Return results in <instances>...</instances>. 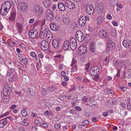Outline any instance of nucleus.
Listing matches in <instances>:
<instances>
[{"label":"nucleus","mask_w":131,"mask_h":131,"mask_svg":"<svg viewBox=\"0 0 131 131\" xmlns=\"http://www.w3.org/2000/svg\"><path fill=\"white\" fill-rule=\"evenodd\" d=\"M75 36L77 40L80 42H82L84 40V34L80 30H78L76 31Z\"/></svg>","instance_id":"f257e3e1"},{"label":"nucleus","mask_w":131,"mask_h":131,"mask_svg":"<svg viewBox=\"0 0 131 131\" xmlns=\"http://www.w3.org/2000/svg\"><path fill=\"white\" fill-rule=\"evenodd\" d=\"M99 69L97 66H95L91 68L90 71V75L94 76L96 74L99 72Z\"/></svg>","instance_id":"f03ea898"},{"label":"nucleus","mask_w":131,"mask_h":131,"mask_svg":"<svg viewBox=\"0 0 131 131\" xmlns=\"http://www.w3.org/2000/svg\"><path fill=\"white\" fill-rule=\"evenodd\" d=\"M70 47L72 50H75L77 47V43L76 40L74 38H71L70 42Z\"/></svg>","instance_id":"7ed1b4c3"},{"label":"nucleus","mask_w":131,"mask_h":131,"mask_svg":"<svg viewBox=\"0 0 131 131\" xmlns=\"http://www.w3.org/2000/svg\"><path fill=\"white\" fill-rule=\"evenodd\" d=\"M38 35V32L37 30L31 29L28 32V35L31 38H34L37 36Z\"/></svg>","instance_id":"20e7f679"},{"label":"nucleus","mask_w":131,"mask_h":131,"mask_svg":"<svg viewBox=\"0 0 131 131\" xmlns=\"http://www.w3.org/2000/svg\"><path fill=\"white\" fill-rule=\"evenodd\" d=\"M40 43L41 45V48L43 50H47L49 47L48 42L45 40H42Z\"/></svg>","instance_id":"39448f33"},{"label":"nucleus","mask_w":131,"mask_h":131,"mask_svg":"<svg viewBox=\"0 0 131 131\" xmlns=\"http://www.w3.org/2000/svg\"><path fill=\"white\" fill-rule=\"evenodd\" d=\"M79 53L80 55H82L85 53L87 50L86 47L84 46H81L78 48Z\"/></svg>","instance_id":"423d86ee"},{"label":"nucleus","mask_w":131,"mask_h":131,"mask_svg":"<svg viewBox=\"0 0 131 131\" xmlns=\"http://www.w3.org/2000/svg\"><path fill=\"white\" fill-rule=\"evenodd\" d=\"M86 11L87 13L90 15H92L94 11V8L92 5L88 6L86 7Z\"/></svg>","instance_id":"0eeeda50"},{"label":"nucleus","mask_w":131,"mask_h":131,"mask_svg":"<svg viewBox=\"0 0 131 131\" xmlns=\"http://www.w3.org/2000/svg\"><path fill=\"white\" fill-rule=\"evenodd\" d=\"M66 6L70 9H73L75 7V4L69 1H67L65 2Z\"/></svg>","instance_id":"6e6552de"},{"label":"nucleus","mask_w":131,"mask_h":131,"mask_svg":"<svg viewBox=\"0 0 131 131\" xmlns=\"http://www.w3.org/2000/svg\"><path fill=\"white\" fill-rule=\"evenodd\" d=\"M2 6L4 8L7 10H8L9 11L11 6V4L10 2L9 1H6L4 3H3Z\"/></svg>","instance_id":"1a4fd4ad"},{"label":"nucleus","mask_w":131,"mask_h":131,"mask_svg":"<svg viewBox=\"0 0 131 131\" xmlns=\"http://www.w3.org/2000/svg\"><path fill=\"white\" fill-rule=\"evenodd\" d=\"M47 19L49 20H51L53 18V12L51 10H48L47 12Z\"/></svg>","instance_id":"9d476101"},{"label":"nucleus","mask_w":131,"mask_h":131,"mask_svg":"<svg viewBox=\"0 0 131 131\" xmlns=\"http://www.w3.org/2000/svg\"><path fill=\"white\" fill-rule=\"evenodd\" d=\"M84 17L82 16L79 18V25L81 27H84L86 23V20H85Z\"/></svg>","instance_id":"9b49d317"},{"label":"nucleus","mask_w":131,"mask_h":131,"mask_svg":"<svg viewBox=\"0 0 131 131\" xmlns=\"http://www.w3.org/2000/svg\"><path fill=\"white\" fill-rule=\"evenodd\" d=\"M123 46L126 48H128L131 46V41L128 39L124 40L123 42Z\"/></svg>","instance_id":"f8f14e48"},{"label":"nucleus","mask_w":131,"mask_h":131,"mask_svg":"<svg viewBox=\"0 0 131 131\" xmlns=\"http://www.w3.org/2000/svg\"><path fill=\"white\" fill-rule=\"evenodd\" d=\"M58 9L61 11H64L66 9L64 4L63 3L60 2L58 4Z\"/></svg>","instance_id":"ddd939ff"},{"label":"nucleus","mask_w":131,"mask_h":131,"mask_svg":"<svg viewBox=\"0 0 131 131\" xmlns=\"http://www.w3.org/2000/svg\"><path fill=\"white\" fill-rule=\"evenodd\" d=\"M11 91V88L8 86H7L4 91L3 93L4 95L6 96H8Z\"/></svg>","instance_id":"4468645a"},{"label":"nucleus","mask_w":131,"mask_h":131,"mask_svg":"<svg viewBox=\"0 0 131 131\" xmlns=\"http://www.w3.org/2000/svg\"><path fill=\"white\" fill-rule=\"evenodd\" d=\"M18 8L19 10H20L21 11H26V9H27L28 7L24 3L21 5L20 7H18Z\"/></svg>","instance_id":"2eb2a0df"},{"label":"nucleus","mask_w":131,"mask_h":131,"mask_svg":"<svg viewBox=\"0 0 131 131\" xmlns=\"http://www.w3.org/2000/svg\"><path fill=\"white\" fill-rule=\"evenodd\" d=\"M50 27L51 29L53 31L57 30L58 29V26L55 23H52L50 24Z\"/></svg>","instance_id":"dca6fc26"},{"label":"nucleus","mask_w":131,"mask_h":131,"mask_svg":"<svg viewBox=\"0 0 131 131\" xmlns=\"http://www.w3.org/2000/svg\"><path fill=\"white\" fill-rule=\"evenodd\" d=\"M8 11V10H6L4 8L1 6L0 10V13L2 15H6Z\"/></svg>","instance_id":"f3484780"},{"label":"nucleus","mask_w":131,"mask_h":131,"mask_svg":"<svg viewBox=\"0 0 131 131\" xmlns=\"http://www.w3.org/2000/svg\"><path fill=\"white\" fill-rule=\"evenodd\" d=\"M46 31L45 28H42L41 29L40 34V38H43L45 36V34L46 33Z\"/></svg>","instance_id":"a211bd4d"},{"label":"nucleus","mask_w":131,"mask_h":131,"mask_svg":"<svg viewBox=\"0 0 131 131\" xmlns=\"http://www.w3.org/2000/svg\"><path fill=\"white\" fill-rule=\"evenodd\" d=\"M52 44L55 48H58L60 46L59 41L56 40L54 39L52 41Z\"/></svg>","instance_id":"6ab92c4d"},{"label":"nucleus","mask_w":131,"mask_h":131,"mask_svg":"<svg viewBox=\"0 0 131 131\" xmlns=\"http://www.w3.org/2000/svg\"><path fill=\"white\" fill-rule=\"evenodd\" d=\"M16 15V13L15 11L12 12L10 13V16L9 18V20L12 21H14Z\"/></svg>","instance_id":"aec40b11"},{"label":"nucleus","mask_w":131,"mask_h":131,"mask_svg":"<svg viewBox=\"0 0 131 131\" xmlns=\"http://www.w3.org/2000/svg\"><path fill=\"white\" fill-rule=\"evenodd\" d=\"M16 25L17 27L19 33H20L23 29L22 25L20 23H16Z\"/></svg>","instance_id":"412c9836"},{"label":"nucleus","mask_w":131,"mask_h":131,"mask_svg":"<svg viewBox=\"0 0 131 131\" xmlns=\"http://www.w3.org/2000/svg\"><path fill=\"white\" fill-rule=\"evenodd\" d=\"M46 37L48 39H51L52 38V35L50 32L47 31L46 32Z\"/></svg>","instance_id":"4be33fe9"},{"label":"nucleus","mask_w":131,"mask_h":131,"mask_svg":"<svg viewBox=\"0 0 131 131\" xmlns=\"http://www.w3.org/2000/svg\"><path fill=\"white\" fill-rule=\"evenodd\" d=\"M69 48V43L68 40L66 41L64 43L63 48L64 50H66Z\"/></svg>","instance_id":"5701e85b"},{"label":"nucleus","mask_w":131,"mask_h":131,"mask_svg":"<svg viewBox=\"0 0 131 131\" xmlns=\"http://www.w3.org/2000/svg\"><path fill=\"white\" fill-rule=\"evenodd\" d=\"M40 6L39 5L35 6L33 9L34 13L37 14L40 10Z\"/></svg>","instance_id":"b1692460"},{"label":"nucleus","mask_w":131,"mask_h":131,"mask_svg":"<svg viewBox=\"0 0 131 131\" xmlns=\"http://www.w3.org/2000/svg\"><path fill=\"white\" fill-rule=\"evenodd\" d=\"M104 21L102 17L101 16L98 17L97 19V24L98 25H99L101 24Z\"/></svg>","instance_id":"393cba45"},{"label":"nucleus","mask_w":131,"mask_h":131,"mask_svg":"<svg viewBox=\"0 0 131 131\" xmlns=\"http://www.w3.org/2000/svg\"><path fill=\"white\" fill-rule=\"evenodd\" d=\"M99 34L101 37H102L103 38L106 37L107 36V33L106 34H105V33H102V32H101V31H100L99 32Z\"/></svg>","instance_id":"a878e982"},{"label":"nucleus","mask_w":131,"mask_h":131,"mask_svg":"<svg viewBox=\"0 0 131 131\" xmlns=\"http://www.w3.org/2000/svg\"><path fill=\"white\" fill-rule=\"evenodd\" d=\"M124 78L126 77L129 78L131 77V73L130 71H128L126 73H125L124 75Z\"/></svg>","instance_id":"bb28decb"},{"label":"nucleus","mask_w":131,"mask_h":131,"mask_svg":"<svg viewBox=\"0 0 131 131\" xmlns=\"http://www.w3.org/2000/svg\"><path fill=\"white\" fill-rule=\"evenodd\" d=\"M43 4L46 7H48L50 4V1L49 0H45L43 2Z\"/></svg>","instance_id":"cd10ccee"},{"label":"nucleus","mask_w":131,"mask_h":131,"mask_svg":"<svg viewBox=\"0 0 131 131\" xmlns=\"http://www.w3.org/2000/svg\"><path fill=\"white\" fill-rule=\"evenodd\" d=\"M98 9L100 10L101 12L103 11L104 8L103 4L101 3L99 4L98 6Z\"/></svg>","instance_id":"c85d7f7f"},{"label":"nucleus","mask_w":131,"mask_h":131,"mask_svg":"<svg viewBox=\"0 0 131 131\" xmlns=\"http://www.w3.org/2000/svg\"><path fill=\"white\" fill-rule=\"evenodd\" d=\"M63 22L66 25L69 24L70 23V22L69 21L68 18L66 17L64 18L63 19Z\"/></svg>","instance_id":"c756f323"},{"label":"nucleus","mask_w":131,"mask_h":131,"mask_svg":"<svg viewBox=\"0 0 131 131\" xmlns=\"http://www.w3.org/2000/svg\"><path fill=\"white\" fill-rule=\"evenodd\" d=\"M72 66L71 70V72L75 71L77 70V65L75 64H73L71 65Z\"/></svg>","instance_id":"7c9ffc66"},{"label":"nucleus","mask_w":131,"mask_h":131,"mask_svg":"<svg viewBox=\"0 0 131 131\" xmlns=\"http://www.w3.org/2000/svg\"><path fill=\"white\" fill-rule=\"evenodd\" d=\"M21 114L23 116H25L28 115V113H27L26 110H23L21 111Z\"/></svg>","instance_id":"2f4dec72"},{"label":"nucleus","mask_w":131,"mask_h":131,"mask_svg":"<svg viewBox=\"0 0 131 131\" xmlns=\"http://www.w3.org/2000/svg\"><path fill=\"white\" fill-rule=\"evenodd\" d=\"M21 62L23 65H26L27 63L28 59L27 58H24L23 59L21 60Z\"/></svg>","instance_id":"473e14b6"},{"label":"nucleus","mask_w":131,"mask_h":131,"mask_svg":"<svg viewBox=\"0 0 131 131\" xmlns=\"http://www.w3.org/2000/svg\"><path fill=\"white\" fill-rule=\"evenodd\" d=\"M41 92L42 95L43 96H45L47 94V90L45 88H43L42 89Z\"/></svg>","instance_id":"72a5a7b5"},{"label":"nucleus","mask_w":131,"mask_h":131,"mask_svg":"<svg viewBox=\"0 0 131 131\" xmlns=\"http://www.w3.org/2000/svg\"><path fill=\"white\" fill-rule=\"evenodd\" d=\"M56 89L55 87L54 86H51L49 87L48 88V90L50 92H53Z\"/></svg>","instance_id":"f704fd0d"},{"label":"nucleus","mask_w":131,"mask_h":131,"mask_svg":"<svg viewBox=\"0 0 131 131\" xmlns=\"http://www.w3.org/2000/svg\"><path fill=\"white\" fill-rule=\"evenodd\" d=\"M89 123V122L88 120H86L83 121L82 123V125L84 126H85Z\"/></svg>","instance_id":"c9c22d12"},{"label":"nucleus","mask_w":131,"mask_h":131,"mask_svg":"<svg viewBox=\"0 0 131 131\" xmlns=\"http://www.w3.org/2000/svg\"><path fill=\"white\" fill-rule=\"evenodd\" d=\"M30 55L32 57H35L36 58H37V55L34 52H32L30 53Z\"/></svg>","instance_id":"e433bc0d"},{"label":"nucleus","mask_w":131,"mask_h":131,"mask_svg":"<svg viewBox=\"0 0 131 131\" xmlns=\"http://www.w3.org/2000/svg\"><path fill=\"white\" fill-rule=\"evenodd\" d=\"M66 97L65 95H60L59 96V99L63 101H64Z\"/></svg>","instance_id":"4c0bfd02"},{"label":"nucleus","mask_w":131,"mask_h":131,"mask_svg":"<svg viewBox=\"0 0 131 131\" xmlns=\"http://www.w3.org/2000/svg\"><path fill=\"white\" fill-rule=\"evenodd\" d=\"M113 90L110 89H107V94H112L114 92Z\"/></svg>","instance_id":"58836bf2"},{"label":"nucleus","mask_w":131,"mask_h":131,"mask_svg":"<svg viewBox=\"0 0 131 131\" xmlns=\"http://www.w3.org/2000/svg\"><path fill=\"white\" fill-rule=\"evenodd\" d=\"M40 125L45 127H46L48 126L47 124L43 122H42L40 123Z\"/></svg>","instance_id":"ea45409f"},{"label":"nucleus","mask_w":131,"mask_h":131,"mask_svg":"<svg viewBox=\"0 0 131 131\" xmlns=\"http://www.w3.org/2000/svg\"><path fill=\"white\" fill-rule=\"evenodd\" d=\"M77 112V111L75 109H72L70 110V113H71L72 115H75Z\"/></svg>","instance_id":"a19ab883"},{"label":"nucleus","mask_w":131,"mask_h":131,"mask_svg":"<svg viewBox=\"0 0 131 131\" xmlns=\"http://www.w3.org/2000/svg\"><path fill=\"white\" fill-rule=\"evenodd\" d=\"M110 46L107 45V48L106 50V53H108L110 51L111 48L110 47Z\"/></svg>","instance_id":"79ce46f5"},{"label":"nucleus","mask_w":131,"mask_h":131,"mask_svg":"<svg viewBox=\"0 0 131 131\" xmlns=\"http://www.w3.org/2000/svg\"><path fill=\"white\" fill-rule=\"evenodd\" d=\"M107 45L110 46V48H112L113 49L114 48H113V47H114L115 46V44L113 42V43H110V44H108Z\"/></svg>","instance_id":"37998d69"},{"label":"nucleus","mask_w":131,"mask_h":131,"mask_svg":"<svg viewBox=\"0 0 131 131\" xmlns=\"http://www.w3.org/2000/svg\"><path fill=\"white\" fill-rule=\"evenodd\" d=\"M99 78V75H97L96 76L94 77L93 78V79L95 81H97L98 80Z\"/></svg>","instance_id":"c03bdc74"},{"label":"nucleus","mask_w":131,"mask_h":131,"mask_svg":"<svg viewBox=\"0 0 131 131\" xmlns=\"http://www.w3.org/2000/svg\"><path fill=\"white\" fill-rule=\"evenodd\" d=\"M90 65V63H88L87 64H85V69L86 70H88V69L89 68Z\"/></svg>","instance_id":"a18cd8bd"},{"label":"nucleus","mask_w":131,"mask_h":131,"mask_svg":"<svg viewBox=\"0 0 131 131\" xmlns=\"http://www.w3.org/2000/svg\"><path fill=\"white\" fill-rule=\"evenodd\" d=\"M9 45L10 46L14 47L15 46V43L14 41H12L10 43Z\"/></svg>","instance_id":"49530a36"},{"label":"nucleus","mask_w":131,"mask_h":131,"mask_svg":"<svg viewBox=\"0 0 131 131\" xmlns=\"http://www.w3.org/2000/svg\"><path fill=\"white\" fill-rule=\"evenodd\" d=\"M90 51H91L92 52H93L95 51V49L94 48L93 46H91L90 49Z\"/></svg>","instance_id":"de8ad7c7"},{"label":"nucleus","mask_w":131,"mask_h":131,"mask_svg":"<svg viewBox=\"0 0 131 131\" xmlns=\"http://www.w3.org/2000/svg\"><path fill=\"white\" fill-rule=\"evenodd\" d=\"M121 107L122 109L124 108L125 107V104L123 102H122L120 104Z\"/></svg>","instance_id":"09e8293b"},{"label":"nucleus","mask_w":131,"mask_h":131,"mask_svg":"<svg viewBox=\"0 0 131 131\" xmlns=\"http://www.w3.org/2000/svg\"><path fill=\"white\" fill-rule=\"evenodd\" d=\"M18 58L21 61L23 59L24 57L23 56L22 54H19V55L18 56Z\"/></svg>","instance_id":"8fccbe9b"},{"label":"nucleus","mask_w":131,"mask_h":131,"mask_svg":"<svg viewBox=\"0 0 131 131\" xmlns=\"http://www.w3.org/2000/svg\"><path fill=\"white\" fill-rule=\"evenodd\" d=\"M77 87L76 86H73V88H72L71 89H70L69 90L70 91V92L71 91H74L76 89H77Z\"/></svg>","instance_id":"3c124183"},{"label":"nucleus","mask_w":131,"mask_h":131,"mask_svg":"<svg viewBox=\"0 0 131 131\" xmlns=\"http://www.w3.org/2000/svg\"><path fill=\"white\" fill-rule=\"evenodd\" d=\"M9 114V113L8 112L5 113L4 114H3V115H2L1 117H0V118L1 117H4L5 116H7Z\"/></svg>","instance_id":"603ef678"},{"label":"nucleus","mask_w":131,"mask_h":131,"mask_svg":"<svg viewBox=\"0 0 131 131\" xmlns=\"http://www.w3.org/2000/svg\"><path fill=\"white\" fill-rule=\"evenodd\" d=\"M60 125L59 124H56L54 125L56 128L57 129H58V128H60Z\"/></svg>","instance_id":"864d4df0"},{"label":"nucleus","mask_w":131,"mask_h":131,"mask_svg":"<svg viewBox=\"0 0 131 131\" xmlns=\"http://www.w3.org/2000/svg\"><path fill=\"white\" fill-rule=\"evenodd\" d=\"M12 1L14 5H17L18 2V0H12Z\"/></svg>","instance_id":"5fc2aeb1"},{"label":"nucleus","mask_w":131,"mask_h":131,"mask_svg":"<svg viewBox=\"0 0 131 131\" xmlns=\"http://www.w3.org/2000/svg\"><path fill=\"white\" fill-rule=\"evenodd\" d=\"M77 62V61L75 60L74 58H73L72 60V63L71 65H72V64H74Z\"/></svg>","instance_id":"6e6d98bb"},{"label":"nucleus","mask_w":131,"mask_h":131,"mask_svg":"<svg viewBox=\"0 0 131 131\" xmlns=\"http://www.w3.org/2000/svg\"><path fill=\"white\" fill-rule=\"evenodd\" d=\"M77 99L76 97H74L72 99V102L74 103H76L77 102Z\"/></svg>","instance_id":"4d7b16f0"},{"label":"nucleus","mask_w":131,"mask_h":131,"mask_svg":"<svg viewBox=\"0 0 131 131\" xmlns=\"http://www.w3.org/2000/svg\"><path fill=\"white\" fill-rule=\"evenodd\" d=\"M34 123L35 124H39V125H40V123H40L39 122V121L37 119H36L34 121Z\"/></svg>","instance_id":"13d9d810"},{"label":"nucleus","mask_w":131,"mask_h":131,"mask_svg":"<svg viewBox=\"0 0 131 131\" xmlns=\"http://www.w3.org/2000/svg\"><path fill=\"white\" fill-rule=\"evenodd\" d=\"M31 88H28L27 90V91L28 92H29V94L30 95H32V94L31 93Z\"/></svg>","instance_id":"bf43d9fd"},{"label":"nucleus","mask_w":131,"mask_h":131,"mask_svg":"<svg viewBox=\"0 0 131 131\" xmlns=\"http://www.w3.org/2000/svg\"><path fill=\"white\" fill-rule=\"evenodd\" d=\"M112 24L113 25L115 26H117L118 25L117 23L115 21H112Z\"/></svg>","instance_id":"052dcab7"},{"label":"nucleus","mask_w":131,"mask_h":131,"mask_svg":"<svg viewBox=\"0 0 131 131\" xmlns=\"http://www.w3.org/2000/svg\"><path fill=\"white\" fill-rule=\"evenodd\" d=\"M119 71H118L117 72V73L116 75L114 76V77H117L118 78L119 77Z\"/></svg>","instance_id":"680f3d73"},{"label":"nucleus","mask_w":131,"mask_h":131,"mask_svg":"<svg viewBox=\"0 0 131 131\" xmlns=\"http://www.w3.org/2000/svg\"><path fill=\"white\" fill-rule=\"evenodd\" d=\"M75 109L79 111H81V108L79 106H76L75 107Z\"/></svg>","instance_id":"e2e57ef3"},{"label":"nucleus","mask_w":131,"mask_h":131,"mask_svg":"<svg viewBox=\"0 0 131 131\" xmlns=\"http://www.w3.org/2000/svg\"><path fill=\"white\" fill-rule=\"evenodd\" d=\"M103 116L105 117H106L108 115V113L107 112H104L103 114Z\"/></svg>","instance_id":"0e129e2a"},{"label":"nucleus","mask_w":131,"mask_h":131,"mask_svg":"<svg viewBox=\"0 0 131 131\" xmlns=\"http://www.w3.org/2000/svg\"><path fill=\"white\" fill-rule=\"evenodd\" d=\"M61 74L62 76H63V77H64V76H66V73L65 72L62 71L61 72Z\"/></svg>","instance_id":"69168bd1"},{"label":"nucleus","mask_w":131,"mask_h":131,"mask_svg":"<svg viewBox=\"0 0 131 131\" xmlns=\"http://www.w3.org/2000/svg\"><path fill=\"white\" fill-rule=\"evenodd\" d=\"M107 18L109 20H111L112 18V17L111 15L109 14H108L107 16Z\"/></svg>","instance_id":"338daca9"},{"label":"nucleus","mask_w":131,"mask_h":131,"mask_svg":"<svg viewBox=\"0 0 131 131\" xmlns=\"http://www.w3.org/2000/svg\"><path fill=\"white\" fill-rule=\"evenodd\" d=\"M19 131H26L24 129V128L22 127H20L19 130Z\"/></svg>","instance_id":"774afa93"}]
</instances>
